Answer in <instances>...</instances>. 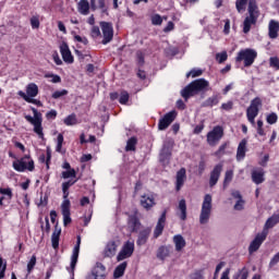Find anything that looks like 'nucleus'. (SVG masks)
<instances>
[{
  "instance_id": "1",
  "label": "nucleus",
  "mask_w": 279,
  "mask_h": 279,
  "mask_svg": "<svg viewBox=\"0 0 279 279\" xmlns=\"http://www.w3.org/2000/svg\"><path fill=\"white\" fill-rule=\"evenodd\" d=\"M247 13L248 16H246L243 22V34H250L252 25H256V23H258L260 10H258V3L256 2V0H250Z\"/></svg>"
},
{
  "instance_id": "2",
  "label": "nucleus",
  "mask_w": 279,
  "mask_h": 279,
  "mask_svg": "<svg viewBox=\"0 0 279 279\" xmlns=\"http://www.w3.org/2000/svg\"><path fill=\"white\" fill-rule=\"evenodd\" d=\"M206 88H208V81H206L205 78H197L191 82L181 90V97H183L185 101H189L191 97H195V95H198V93L206 90Z\"/></svg>"
},
{
  "instance_id": "3",
  "label": "nucleus",
  "mask_w": 279,
  "mask_h": 279,
  "mask_svg": "<svg viewBox=\"0 0 279 279\" xmlns=\"http://www.w3.org/2000/svg\"><path fill=\"white\" fill-rule=\"evenodd\" d=\"M173 147H175V141L168 137L163 141L161 149L159 151V162L162 167H167L171 162V156H173Z\"/></svg>"
},
{
  "instance_id": "4",
  "label": "nucleus",
  "mask_w": 279,
  "mask_h": 279,
  "mask_svg": "<svg viewBox=\"0 0 279 279\" xmlns=\"http://www.w3.org/2000/svg\"><path fill=\"white\" fill-rule=\"evenodd\" d=\"M31 110L34 114L32 116H24V119L28 121L32 125H34V132L39 136V138H45V133H43V113L38 111V109L31 107Z\"/></svg>"
},
{
  "instance_id": "5",
  "label": "nucleus",
  "mask_w": 279,
  "mask_h": 279,
  "mask_svg": "<svg viewBox=\"0 0 279 279\" xmlns=\"http://www.w3.org/2000/svg\"><path fill=\"white\" fill-rule=\"evenodd\" d=\"M12 167L19 173L34 171V169H36V165L34 163V159H32L31 155H24L22 158L16 159L13 161Z\"/></svg>"
},
{
  "instance_id": "6",
  "label": "nucleus",
  "mask_w": 279,
  "mask_h": 279,
  "mask_svg": "<svg viewBox=\"0 0 279 279\" xmlns=\"http://www.w3.org/2000/svg\"><path fill=\"white\" fill-rule=\"evenodd\" d=\"M260 106H263V100L260 97H255L246 109V119L253 126H256V118L260 112Z\"/></svg>"
},
{
  "instance_id": "7",
  "label": "nucleus",
  "mask_w": 279,
  "mask_h": 279,
  "mask_svg": "<svg viewBox=\"0 0 279 279\" xmlns=\"http://www.w3.org/2000/svg\"><path fill=\"white\" fill-rule=\"evenodd\" d=\"M258 53L254 49H242L238 52L235 57V62H244L245 68L252 66L254 64V61L256 60Z\"/></svg>"
},
{
  "instance_id": "8",
  "label": "nucleus",
  "mask_w": 279,
  "mask_h": 279,
  "mask_svg": "<svg viewBox=\"0 0 279 279\" xmlns=\"http://www.w3.org/2000/svg\"><path fill=\"white\" fill-rule=\"evenodd\" d=\"M208 221H210V194L205 195L199 215L201 226H205V223H208Z\"/></svg>"
},
{
  "instance_id": "9",
  "label": "nucleus",
  "mask_w": 279,
  "mask_h": 279,
  "mask_svg": "<svg viewBox=\"0 0 279 279\" xmlns=\"http://www.w3.org/2000/svg\"><path fill=\"white\" fill-rule=\"evenodd\" d=\"M177 117H178L177 110H172L166 113L161 119H159L158 130L160 132H165V130H167V128H169V125H171V123L175 121Z\"/></svg>"
},
{
  "instance_id": "10",
  "label": "nucleus",
  "mask_w": 279,
  "mask_h": 279,
  "mask_svg": "<svg viewBox=\"0 0 279 279\" xmlns=\"http://www.w3.org/2000/svg\"><path fill=\"white\" fill-rule=\"evenodd\" d=\"M100 27L102 29V45H108V43H112L114 38V28L112 27V23L110 22H100Z\"/></svg>"
},
{
  "instance_id": "11",
  "label": "nucleus",
  "mask_w": 279,
  "mask_h": 279,
  "mask_svg": "<svg viewBox=\"0 0 279 279\" xmlns=\"http://www.w3.org/2000/svg\"><path fill=\"white\" fill-rule=\"evenodd\" d=\"M267 231H263L262 233H257L255 239L251 242L250 246H248V254H254V252H258V250H260V245H263V243H265L266 239H267Z\"/></svg>"
},
{
  "instance_id": "12",
  "label": "nucleus",
  "mask_w": 279,
  "mask_h": 279,
  "mask_svg": "<svg viewBox=\"0 0 279 279\" xmlns=\"http://www.w3.org/2000/svg\"><path fill=\"white\" fill-rule=\"evenodd\" d=\"M126 215H128L126 223L131 232L133 233L138 232L142 226L141 219H138V210L135 209L134 214L126 213Z\"/></svg>"
},
{
  "instance_id": "13",
  "label": "nucleus",
  "mask_w": 279,
  "mask_h": 279,
  "mask_svg": "<svg viewBox=\"0 0 279 279\" xmlns=\"http://www.w3.org/2000/svg\"><path fill=\"white\" fill-rule=\"evenodd\" d=\"M119 245H121V242L119 240H110L107 242L102 256L104 258H113V256L117 255V250L119 248Z\"/></svg>"
},
{
  "instance_id": "14",
  "label": "nucleus",
  "mask_w": 279,
  "mask_h": 279,
  "mask_svg": "<svg viewBox=\"0 0 279 279\" xmlns=\"http://www.w3.org/2000/svg\"><path fill=\"white\" fill-rule=\"evenodd\" d=\"M80 245H82V236L77 235L76 238V244L73 248V253L71 256V264L70 267L72 269V278L71 279H75V267L77 265V259L80 258Z\"/></svg>"
},
{
  "instance_id": "15",
  "label": "nucleus",
  "mask_w": 279,
  "mask_h": 279,
  "mask_svg": "<svg viewBox=\"0 0 279 279\" xmlns=\"http://www.w3.org/2000/svg\"><path fill=\"white\" fill-rule=\"evenodd\" d=\"M132 254H134V242L126 241L117 256L118 263L131 258Z\"/></svg>"
},
{
  "instance_id": "16",
  "label": "nucleus",
  "mask_w": 279,
  "mask_h": 279,
  "mask_svg": "<svg viewBox=\"0 0 279 279\" xmlns=\"http://www.w3.org/2000/svg\"><path fill=\"white\" fill-rule=\"evenodd\" d=\"M140 206L144 210H151L156 206V197L154 194H143L140 198Z\"/></svg>"
},
{
  "instance_id": "17",
  "label": "nucleus",
  "mask_w": 279,
  "mask_h": 279,
  "mask_svg": "<svg viewBox=\"0 0 279 279\" xmlns=\"http://www.w3.org/2000/svg\"><path fill=\"white\" fill-rule=\"evenodd\" d=\"M61 213L63 215V226L66 228L73 220L71 219V201L65 199L61 204Z\"/></svg>"
},
{
  "instance_id": "18",
  "label": "nucleus",
  "mask_w": 279,
  "mask_h": 279,
  "mask_svg": "<svg viewBox=\"0 0 279 279\" xmlns=\"http://www.w3.org/2000/svg\"><path fill=\"white\" fill-rule=\"evenodd\" d=\"M223 126L217 125L210 131V146L219 145V141L223 138Z\"/></svg>"
},
{
  "instance_id": "19",
  "label": "nucleus",
  "mask_w": 279,
  "mask_h": 279,
  "mask_svg": "<svg viewBox=\"0 0 279 279\" xmlns=\"http://www.w3.org/2000/svg\"><path fill=\"white\" fill-rule=\"evenodd\" d=\"M165 223H167V209H165L158 219V222L154 230V239H158L165 231Z\"/></svg>"
},
{
  "instance_id": "20",
  "label": "nucleus",
  "mask_w": 279,
  "mask_h": 279,
  "mask_svg": "<svg viewBox=\"0 0 279 279\" xmlns=\"http://www.w3.org/2000/svg\"><path fill=\"white\" fill-rule=\"evenodd\" d=\"M60 53L62 56L63 62L66 64H73L75 61L73 54L71 53V49H69V44L64 41L60 46Z\"/></svg>"
},
{
  "instance_id": "21",
  "label": "nucleus",
  "mask_w": 279,
  "mask_h": 279,
  "mask_svg": "<svg viewBox=\"0 0 279 279\" xmlns=\"http://www.w3.org/2000/svg\"><path fill=\"white\" fill-rule=\"evenodd\" d=\"M92 279H104L106 278V266L101 263H96L95 267L92 270V275L89 276Z\"/></svg>"
},
{
  "instance_id": "22",
  "label": "nucleus",
  "mask_w": 279,
  "mask_h": 279,
  "mask_svg": "<svg viewBox=\"0 0 279 279\" xmlns=\"http://www.w3.org/2000/svg\"><path fill=\"white\" fill-rule=\"evenodd\" d=\"M60 234H62V228H60L59 222L57 221L51 235V243L53 250H58L60 247Z\"/></svg>"
},
{
  "instance_id": "23",
  "label": "nucleus",
  "mask_w": 279,
  "mask_h": 279,
  "mask_svg": "<svg viewBox=\"0 0 279 279\" xmlns=\"http://www.w3.org/2000/svg\"><path fill=\"white\" fill-rule=\"evenodd\" d=\"M171 252H173V246H171V245H161L157 250L156 257L159 260H165V258H169V256H171Z\"/></svg>"
},
{
  "instance_id": "24",
  "label": "nucleus",
  "mask_w": 279,
  "mask_h": 279,
  "mask_svg": "<svg viewBox=\"0 0 279 279\" xmlns=\"http://www.w3.org/2000/svg\"><path fill=\"white\" fill-rule=\"evenodd\" d=\"M149 234H151V229L149 227L140 231L137 235L136 245H138L140 247L142 245H145V243H147V241L149 240Z\"/></svg>"
},
{
  "instance_id": "25",
  "label": "nucleus",
  "mask_w": 279,
  "mask_h": 279,
  "mask_svg": "<svg viewBox=\"0 0 279 279\" xmlns=\"http://www.w3.org/2000/svg\"><path fill=\"white\" fill-rule=\"evenodd\" d=\"M221 171H223V165L221 163L216 165L214 170L210 173V186H215V184L219 182Z\"/></svg>"
},
{
  "instance_id": "26",
  "label": "nucleus",
  "mask_w": 279,
  "mask_h": 279,
  "mask_svg": "<svg viewBox=\"0 0 279 279\" xmlns=\"http://www.w3.org/2000/svg\"><path fill=\"white\" fill-rule=\"evenodd\" d=\"M245 154H247V141L243 138L238 146L236 160L241 161L245 159Z\"/></svg>"
},
{
  "instance_id": "27",
  "label": "nucleus",
  "mask_w": 279,
  "mask_h": 279,
  "mask_svg": "<svg viewBox=\"0 0 279 279\" xmlns=\"http://www.w3.org/2000/svg\"><path fill=\"white\" fill-rule=\"evenodd\" d=\"M184 182H186V169L181 168L177 172L175 190L180 191L184 186Z\"/></svg>"
},
{
  "instance_id": "28",
  "label": "nucleus",
  "mask_w": 279,
  "mask_h": 279,
  "mask_svg": "<svg viewBox=\"0 0 279 279\" xmlns=\"http://www.w3.org/2000/svg\"><path fill=\"white\" fill-rule=\"evenodd\" d=\"M278 32H279V22L276 20H270L268 25V36L272 40L278 38Z\"/></svg>"
},
{
  "instance_id": "29",
  "label": "nucleus",
  "mask_w": 279,
  "mask_h": 279,
  "mask_svg": "<svg viewBox=\"0 0 279 279\" xmlns=\"http://www.w3.org/2000/svg\"><path fill=\"white\" fill-rule=\"evenodd\" d=\"M279 223V213L274 214L271 217H269L264 226L263 232H267V230H271V228H275Z\"/></svg>"
},
{
  "instance_id": "30",
  "label": "nucleus",
  "mask_w": 279,
  "mask_h": 279,
  "mask_svg": "<svg viewBox=\"0 0 279 279\" xmlns=\"http://www.w3.org/2000/svg\"><path fill=\"white\" fill-rule=\"evenodd\" d=\"M173 243L175 245L177 252H182V250L186 247V240H184V236H182L181 234H177L173 236Z\"/></svg>"
},
{
  "instance_id": "31",
  "label": "nucleus",
  "mask_w": 279,
  "mask_h": 279,
  "mask_svg": "<svg viewBox=\"0 0 279 279\" xmlns=\"http://www.w3.org/2000/svg\"><path fill=\"white\" fill-rule=\"evenodd\" d=\"M252 181L254 184H263L265 182V171L263 169L252 171Z\"/></svg>"
},
{
  "instance_id": "32",
  "label": "nucleus",
  "mask_w": 279,
  "mask_h": 279,
  "mask_svg": "<svg viewBox=\"0 0 279 279\" xmlns=\"http://www.w3.org/2000/svg\"><path fill=\"white\" fill-rule=\"evenodd\" d=\"M125 269H128V262L119 264L113 271V278H123V276H125Z\"/></svg>"
},
{
  "instance_id": "33",
  "label": "nucleus",
  "mask_w": 279,
  "mask_h": 279,
  "mask_svg": "<svg viewBox=\"0 0 279 279\" xmlns=\"http://www.w3.org/2000/svg\"><path fill=\"white\" fill-rule=\"evenodd\" d=\"M78 12L80 14H84L85 16L90 12V3L88 0H81L78 2Z\"/></svg>"
},
{
  "instance_id": "34",
  "label": "nucleus",
  "mask_w": 279,
  "mask_h": 279,
  "mask_svg": "<svg viewBox=\"0 0 279 279\" xmlns=\"http://www.w3.org/2000/svg\"><path fill=\"white\" fill-rule=\"evenodd\" d=\"M26 95L29 98L38 97V85L36 83H31L26 86Z\"/></svg>"
},
{
  "instance_id": "35",
  "label": "nucleus",
  "mask_w": 279,
  "mask_h": 279,
  "mask_svg": "<svg viewBox=\"0 0 279 279\" xmlns=\"http://www.w3.org/2000/svg\"><path fill=\"white\" fill-rule=\"evenodd\" d=\"M179 210H180V219L182 221H186V199L182 198L180 202H179Z\"/></svg>"
},
{
  "instance_id": "36",
  "label": "nucleus",
  "mask_w": 279,
  "mask_h": 279,
  "mask_svg": "<svg viewBox=\"0 0 279 279\" xmlns=\"http://www.w3.org/2000/svg\"><path fill=\"white\" fill-rule=\"evenodd\" d=\"M137 143L138 138H136V136H132L131 138H129L126 142L125 151H136Z\"/></svg>"
},
{
  "instance_id": "37",
  "label": "nucleus",
  "mask_w": 279,
  "mask_h": 279,
  "mask_svg": "<svg viewBox=\"0 0 279 279\" xmlns=\"http://www.w3.org/2000/svg\"><path fill=\"white\" fill-rule=\"evenodd\" d=\"M229 145H230V142L222 143L217 149V151L214 153V156H216V158H221L226 156V149H228Z\"/></svg>"
},
{
  "instance_id": "38",
  "label": "nucleus",
  "mask_w": 279,
  "mask_h": 279,
  "mask_svg": "<svg viewBox=\"0 0 279 279\" xmlns=\"http://www.w3.org/2000/svg\"><path fill=\"white\" fill-rule=\"evenodd\" d=\"M63 123L65 125H77V116H75V113H72L70 116H68L64 120Z\"/></svg>"
},
{
  "instance_id": "39",
  "label": "nucleus",
  "mask_w": 279,
  "mask_h": 279,
  "mask_svg": "<svg viewBox=\"0 0 279 279\" xmlns=\"http://www.w3.org/2000/svg\"><path fill=\"white\" fill-rule=\"evenodd\" d=\"M250 276V271L246 267H243L238 271V274L233 277V279H247Z\"/></svg>"
},
{
  "instance_id": "40",
  "label": "nucleus",
  "mask_w": 279,
  "mask_h": 279,
  "mask_svg": "<svg viewBox=\"0 0 279 279\" xmlns=\"http://www.w3.org/2000/svg\"><path fill=\"white\" fill-rule=\"evenodd\" d=\"M247 1L250 3V0H236L235 1V8L239 13L245 12V8L247 5Z\"/></svg>"
},
{
  "instance_id": "41",
  "label": "nucleus",
  "mask_w": 279,
  "mask_h": 279,
  "mask_svg": "<svg viewBox=\"0 0 279 279\" xmlns=\"http://www.w3.org/2000/svg\"><path fill=\"white\" fill-rule=\"evenodd\" d=\"M266 121L269 125H276L278 123V113L271 112L266 116Z\"/></svg>"
},
{
  "instance_id": "42",
  "label": "nucleus",
  "mask_w": 279,
  "mask_h": 279,
  "mask_svg": "<svg viewBox=\"0 0 279 279\" xmlns=\"http://www.w3.org/2000/svg\"><path fill=\"white\" fill-rule=\"evenodd\" d=\"M76 177H77V172L73 168L62 172L63 180H69V178H76Z\"/></svg>"
},
{
  "instance_id": "43",
  "label": "nucleus",
  "mask_w": 279,
  "mask_h": 279,
  "mask_svg": "<svg viewBox=\"0 0 279 279\" xmlns=\"http://www.w3.org/2000/svg\"><path fill=\"white\" fill-rule=\"evenodd\" d=\"M235 197H238V202L234 205V210H243V206L245 204V201L243 199V197L241 196L240 193H236Z\"/></svg>"
},
{
  "instance_id": "44",
  "label": "nucleus",
  "mask_w": 279,
  "mask_h": 279,
  "mask_svg": "<svg viewBox=\"0 0 279 279\" xmlns=\"http://www.w3.org/2000/svg\"><path fill=\"white\" fill-rule=\"evenodd\" d=\"M136 62L140 66H144L145 64V52L142 50L136 51Z\"/></svg>"
},
{
  "instance_id": "45",
  "label": "nucleus",
  "mask_w": 279,
  "mask_h": 279,
  "mask_svg": "<svg viewBox=\"0 0 279 279\" xmlns=\"http://www.w3.org/2000/svg\"><path fill=\"white\" fill-rule=\"evenodd\" d=\"M36 267V255H33L27 263V275L32 274L34 271V268Z\"/></svg>"
},
{
  "instance_id": "46",
  "label": "nucleus",
  "mask_w": 279,
  "mask_h": 279,
  "mask_svg": "<svg viewBox=\"0 0 279 279\" xmlns=\"http://www.w3.org/2000/svg\"><path fill=\"white\" fill-rule=\"evenodd\" d=\"M216 60L218 64H223V62L228 60V52L222 51V52L216 53Z\"/></svg>"
},
{
  "instance_id": "47",
  "label": "nucleus",
  "mask_w": 279,
  "mask_h": 279,
  "mask_svg": "<svg viewBox=\"0 0 279 279\" xmlns=\"http://www.w3.org/2000/svg\"><path fill=\"white\" fill-rule=\"evenodd\" d=\"M62 143H64V135L60 133L57 136V147H56V151H58L59 154L62 151Z\"/></svg>"
},
{
  "instance_id": "48",
  "label": "nucleus",
  "mask_w": 279,
  "mask_h": 279,
  "mask_svg": "<svg viewBox=\"0 0 279 279\" xmlns=\"http://www.w3.org/2000/svg\"><path fill=\"white\" fill-rule=\"evenodd\" d=\"M130 101V94L128 92H122L119 97V104H122V106H125Z\"/></svg>"
},
{
  "instance_id": "49",
  "label": "nucleus",
  "mask_w": 279,
  "mask_h": 279,
  "mask_svg": "<svg viewBox=\"0 0 279 279\" xmlns=\"http://www.w3.org/2000/svg\"><path fill=\"white\" fill-rule=\"evenodd\" d=\"M204 71L202 69H192L187 74L186 77H199Z\"/></svg>"
},
{
  "instance_id": "50",
  "label": "nucleus",
  "mask_w": 279,
  "mask_h": 279,
  "mask_svg": "<svg viewBox=\"0 0 279 279\" xmlns=\"http://www.w3.org/2000/svg\"><path fill=\"white\" fill-rule=\"evenodd\" d=\"M65 95H69V90L62 89V90H56L52 94V99H60V97H65Z\"/></svg>"
},
{
  "instance_id": "51",
  "label": "nucleus",
  "mask_w": 279,
  "mask_h": 279,
  "mask_svg": "<svg viewBox=\"0 0 279 279\" xmlns=\"http://www.w3.org/2000/svg\"><path fill=\"white\" fill-rule=\"evenodd\" d=\"M0 195H7L8 199H12L14 197V194L12 193V189L7 187H0Z\"/></svg>"
},
{
  "instance_id": "52",
  "label": "nucleus",
  "mask_w": 279,
  "mask_h": 279,
  "mask_svg": "<svg viewBox=\"0 0 279 279\" xmlns=\"http://www.w3.org/2000/svg\"><path fill=\"white\" fill-rule=\"evenodd\" d=\"M234 108V102L232 100H229L221 105L220 110H225L226 112H230Z\"/></svg>"
},
{
  "instance_id": "53",
  "label": "nucleus",
  "mask_w": 279,
  "mask_h": 279,
  "mask_svg": "<svg viewBox=\"0 0 279 279\" xmlns=\"http://www.w3.org/2000/svg\"><path fill=\"white\" fill-rule=\"evenodd\" d=\"M269 64L271 69H276V71H279V58L278 57H271L269 59Z\"/></svg>"
},
{
  "instance_id": "54",
  "label": "nucleus",
  "mask_w": 279,
  "mask_h": 279,
  "mask_svg": "<svg viewBox=\"0 0 279 279\" xmlns=\"http://www.w3.org/2000/svg\"><path fill=\"white\" fill-rule=\"evenodd\" d=\"M222 97L221 94H214L211 99H210V106H217L219 101H221Z\"/></svg>"
},
{
  "instance_id": "55",
  "label": "nucleus",
  "mask_w": 279,
  "mask_h": 279,
  "mask_svg": "<svg viewBox=\"0 0 279 279\" xmlns=\"http://www.w3.org/2000/svg\"><path fill=\"white\" fill-rule=\"evenodd\" d=\"M232 178H234V172H232V170H228L225 174L223 184H230V182H232Z\"/></svg>"
},
{
  "instance_id": "56",
  "label": "nucleus",
  "mask_w": 279,
  "mask_h": 279,
  "mask_svg": "<svg viewBox=\"0 0 279 279\" xmlns=\"http://www.w3.org/2000/svg\"><path fill=\"white\" fill-rule=\"evenodd\" d=\"M47 204H49V195H43V193H40V199L37 206H47Z\"/></svg>"
},
{
  "instance_id": "57",
  "label": "nucleus",
  "mask_w": 279,
  "mask_h": 279,
  "mask_svg": "<svg viewBox=\"0 0 279 279\" xmlns=\"http://www.w3.org/2000/svg\"><path fill=\"white\" fill-rule=\"evenodd\" d=\"M45 77H51L52 84H60V82H62V77H60L58 74H46Z\"/></svg>"
},
{
  "instance_id": "58",
  "label": "nucleus",
  "mask_w": 279,
  "mask_h": 279,
  "mask_svg": "<svg viewBox=\"0 0 279 279\" xmlns=\"http://www.w3.org/2000/svg\"><path fill=\"white\" fill-rule=\"evenodd\" d=\"M153 25H162V16L160 14H155L151 16Z\"/></svg>"
},
{
  "instance_id": "59",
  "label": "nucleus",
  "mask_w": 279,
  "mask_h": 279,
  "mask_svg": "<svg viewBox=\"0 0 279 279\" xmlns=\"http://www.w3.org/2000/svg\"><path fill=\"white\" fill-rule=\"evenodd\" d=\"M264 122L263 120H257V134L259 136H265V129L263 128Z\"/></svg>"
},
{
  "instance_id": "60",
  "label": "nucleus",
  "mask_w": 279,
  "mask_h": 279,
  "mask_svg": "<svg viewBox=\"0 0 279 279\" xmlns=\"http://www.w3.org/2000/svg\"><path fill=\"white\" fill-rule=\"evenodd\" d=\"M31 25L33 29H38L40 27V20L36 16L31 17Z\"/></svg>"
},
{
  "instance_id": "61",
  "label": "nucleus",
  "mask_w": 279,
  "mask_h": 279,
  "mask_svg": "<svg viewBox=\"0 0 279 279\" xmlns=\"http://www.w3.org/2000/svg\"><path fill=\"white\" fill-rule=\"evenodd\" d=\"M98 36H101V31L99 29V26H93L92 38H98Z\"/></svg>"
},
{
  "instance_id": "62",
  "label": "nucleus",
  "mask_w": 279,
  "mask_h": 279,
  "mask_svg": "<svg viewBox=\"0 0 279 279\" xmlns=\"http://www.w3.org/2000/svg\"><path fill=\"white\" fill-rule=\"evenodd\" d=\"M166 53L168 54V56H178V53H180V50L178 49V48H175V47H172V48H168V49H166Z\"/></svg>"
},
{
  "instance_id": "63",
  "label": "nucleus",
  "mask_w": 279,
  "mask_h": 279,
  "mask_svg": "<svg viewBox=\"0 0 279 279\" xmlns=\"http://www.w3.org/2000/svg\"><path fill=\"white\" fill-rule=\"evenodd\" d=\"M223 34L228 36L230 34V19L225 20Z\"/></svg>"
},
{
  "instance_id": "64",
  "label": "nucleus",
  "mask_w": 279,
  "mask_h": 279,
  "mask_svg": "<svg viewBox=\"0 0 279 279\" xmlns=\"http://www.w3.org/2000/svg\"><path fill=\"white\" fill-rule=\"evenodd\" d=\"M190 279H204V276L202 275V271H196L190 275Z\"/></svg>"
}]
</instances>
